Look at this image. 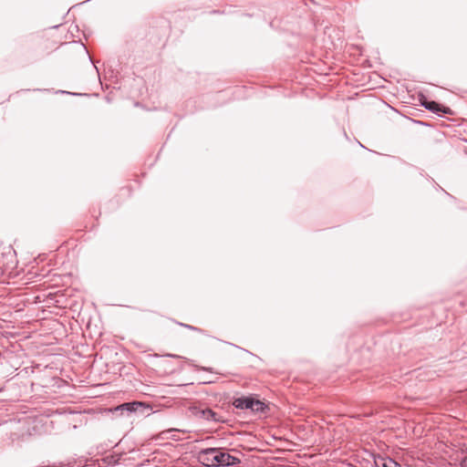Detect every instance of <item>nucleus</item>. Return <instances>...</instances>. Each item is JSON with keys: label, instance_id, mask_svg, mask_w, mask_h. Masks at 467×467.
<instances>
[{"label": "nucleus", "instance_id": "8", "mask_svg": "<svg viewBox=\"0 0 467 467\" xmlns=\"http://www.w3.org/2000/svg\"><path fill=\"white\" fill-rule=\"evenodd\" d=\"M461 467H467V457H464L462 461H461Z\"/></svg>", "mask_w": 467, "mask_h": 467}, {"label": "nucleus", "instance_id": "9", "mask_svg": "<svg viewBox=\"0 0 467 467\" xmlns=\"http://www.w3.org/2000/svg\"><path fill=\"white\" fill-rule=\"evenodd\" d=\"M73 95L81 96L82 94H80V93H73Z\"/></svg>", "mask_w": 467, "mask_h": 467}, {"label": "nucleus", "instance_id": "5", "mask_svg": "<svg viewBox=\"0 0 467 467\" xmlns=\"http://www.w3.org/2000/svg\"><path fill=\"white\" fill-rule=\"evenodd\" d=\"M197 415L201 418L214 422L223 421L222 417L211 409L199 410Z\"/></svg>", "mask_w": 467, "mask_h": 467}, {"label": "nucleus", "instance_id": "4", "mask_svg": "<svg viewBox=\"0 0 467 467\" xmlns=\"http://www.w3.org/2000/svg\"><path fill=\"white\" fill-rule=\"evenodd\" d=\"M421 104L429 110L435 112V113H451V109L447 107H444L442 105H440L439 103L435 101H429L427 99H424Z\"/></svg>", "mask_w": 467, "mask_h": 467}, {"label": "nucleus", "instance_id": "2", "mask_svg": "<svg viewBox=\"0 0 467 467\" xmlns=\"http://www.w3.org/2000/svg\"><path fill=\"white\" fill-rule=\"evenodd\" d=\"M214 454L216 466H233L240 463V460L220 448H212L209 452Z\"/></svg>", "mask_w": 467, "mask_h": 467}, {"label": "nucleus", "instance_id": "3", "mask_svg": "<svg viewBox=\"0 0 467 467\" xmlns=\"http://www.w3.org/2000/svg\"><path fill=\"white\" fill-rule=\"evenodd\" d=\"M139 408L150 409V405L147 404L145 402H141V401H133V402L123 403L119 406H117L113 410H115V411L127 410L130 412H134V411H137L139 410Z\"/></svg>", "mask_w": 467, "mask_h": 467}, {"label": "nucleus", "instance_id": "7", "mask_svg": "<svg viewBox=\"0 0 467 467\" xmlns=\"http://www.w3.org/2000/svg\"><path fill=\"white\" fill-rule=\"evenodd\" d=\"M377 467H401L397 462L390 458H378L375 460Z\"/></svg>", "mask_w": 467, "mask_h": 467}, {"label": "nucleus", "instance_id": "6", "mask_svg": "<svg viewBox=\"0 0 467 467\" xmlns=\"http://www.w3.org/2000/svg\"><path fill=\"white\" fill-rule=\"evenodd\" d=\"M211 451L212 448L202 451L200 453V459L206 466H216L214 454L209 453Z\"/></svg>", "mask_w": 467, "mask_h": 467}, {"label": "nucleus", "instance_id": "1", "mask_svg": "<svg viewBox=\"0 0 467 467\" xmlns=\"http://www.w3.org/2000/svg\"><path fill=\"white\" fill-rule=\"evenodd\" d=\"M234 406L237 409H249L254 412H265L267 406L261 400H255L253 397H242L235 399L233 402Z\"/></svg>", "mask_w": 467, "mask_h": 467}]
</instances>
